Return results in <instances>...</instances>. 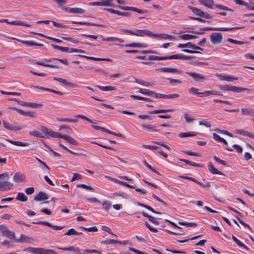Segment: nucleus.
Segmentation results:
<instances>
[{
	"mask_svg": "<svg viewBox=\"0 0 254 254\" xmlns=\"http://www.w3.org/2000/svg\"><path fill=\"white\" fill-rule=\"evenodd\" d=\"M240 27H235L231 28H215V27H204L200 29V31H190L191 33L194 34H203L206 31H232L240 29Z\"/></svg>",
	"mask_w": 254,
	"mask_h": 254,
	"instance_id": "1",
	"label": "nucleus"
},
{
	"mask_svg": "<svg viewBox=\"0 0 254 254\" xmlns=\"http://www.w3.org/2000/svg\"><path fill=\"white\" fill-rule=\"evenodd\" d=\"M192 57L190 56H184L183 55H173L166 57H150L149 59L152 60H165L171 59H180L185 60H190Z\"/></svg>",
	"mask_w": 254,
	"mask_h": 254,
	"instance_id": "2",
	"label": "nucleus"
},
{
	"mask_svg": "<svg viewBox=\"0 0 254 254\" xmlns=\"http://www.w3.org/2000/svg\"><path fill=\"white\" fill-rule=\"evenodd\" d=\"M52 60L59 61L61 63L64 64V59H54V58L50 59H45L44 61H42V62H36L35 60H34V63L36 64L42 65V66H46V67H50L57 68H59L60 67L59 65L57 64H50L46 63V62H51Z\"/></svg>",
	"mask_w": 254,
	"mask_h": 254,
	"instance_id": "3",
	"label": "nucleus"
},
{
	"mask_svg": "<svg viewBox=\"0 0 254 254\" xmlns=\"http://www.w3.org/2000/svg\"><path fill=\"white\" fill-rule=\"evenodd\" d=\"M187 8L192 11V12L196 15L202 17L206 19H211L212 18V16L207 12H203L200 9L194 7H192L191 6H188Z\"/></svg>",
	"mask_w": 254,
	"mask_h": 254,
	"instance_id": "4",
	"label": "nucleus"
},
{
	"mask_svg": "<svg viewBox=\"0 0 254 254\" xmlns=\"http://www.w3.org/2000/svg\"><path fill=\"white\" fill-rule=\"evenodd\" d=\"M113 0H102L100 1L92 2L89 3L90 6H104L115 7L112 3Z\"/></svg>",
	"mask_w": 254,
	"mask_h": 254,
	"instance_id": "5",
	"label": "nucleus"
},
{
	"mask_svg": "<svg viewBox=\"0 0 254 254\" xmlns=\"http://www.w3.org/2000/svg\"><path fill=\"white\" fill-rule=\"evenodd\" d=\"M42 131L43 133H45L46 136H47V135H48L53 137L64 138V135H62L58 132L54 131L53 130L46 127H43L42 128Z\"/></svg>",
	"mask_w": 254,
	"mask_h": 254,
	"instance_id": "6",
	"label": "nucleus"
},
{
	"mask_svg": "<svg viewBox=\"0 0 254 254\" xmlns=\"http://www.w3.org/2000/svg\"><path fill=\"white\" fill-rule=\"evenodd\" d=\"M210 38L212 43L217 44L222 42L223 37L220 33H213L210 35Z\"/></svg>",
	"mask_w": 254,
	"mask_h": 254,
	"instance_id": "7",
	"label": "nucleus"
},
{
	"mask_svg": "<svg viewBox=\"0 0 254 254\" xmlns=\"http://www.w3.org/2000/svg\"><path fill=\"white\" fill-rule=\"evenodd\" d=\"M11 100L17 102L19 104L23 106H27L32 108H38L40 106V105L37 103L26 102L21 100L17 99L16 98H13Z\"/></svg>",
	"mask_w": 254,
	"mask_h": 254,
	"instance_id": "8",
	"label": "nucleus"
},
{
	"mask_svg": "<svg viewBox=\"0 0 254 254\" xmlns=\"http://www.w3.org/2000/svg\"><path fill=\"white\" fill-rule=\"evenodd\" d=\"M23 251L35 254H42L45 253V249L41 248L28 247L24 249Z\"/></svg>",
	"mask_w": 254,
	"mask_h": 254,
	"instance_id": "9",
	"label": "nucleus"
},
{
	"mask_svg": "<svg viewBox=\"0 0 254 254\" xmlns=\"http://www.w3.org/2000/svg\"><path fill=\"white\" fill-rule=\"evenodd\" d=\"M133 35L137 36H143L144 35H147L150 37H152V32L148 30H139L136 29L134 31Z\"/></svg>",
	"mask_w": 254,
	"mask_h": 254,
	"instance_id": "10",
	"label": "nucleus"
},
{
	"mask_svg": "<svg viewBox=\"0 0 254 254\" xmlns=\"http://www.w3.org/2000/svg\"><path fill=\"white\" fill-rule=\"evenodd\" d=\"M2 124L5 128L12 131L20 130L24 128L23 126H15L5 121H3Z\"/></svg>",
	"mask_w": 254,
	"mask_h": 254,
	"instance_id": "11",
	"label": "nucleus"
},
{
	"mask_svg": "<svg viewBox=\"0 0 254 254\" xmlns=\"http://www.w3.org/2000/svg\"><path fill=\"white\" fill-rule=\"evenodd\" d=\"M32 223L45 225V226H48L49 227L52 228L53 229H54L55 230H62L64 228V227L53 225L51 223H50L48 222H47V221L33 222Z\"/></svg>",
	"mask_w": 254,
	"mask_h": 254,
	"instance_id": "12",
	"label": "nucleus"
},
{
	"mask_svg": "<svg viewBox=\"0 0 254 254\" xmlns=\"http://www.w3.org/2000/svg\"><path fill=\"white\" fill-rule=\"evenodd\" d=\"M156 70L162 72H170L172 73L181 74V71L173 67H162L158 68Z\"/></svg>",
	"mask_w": 254,
	"mask_h": 254,
	"instance_id": "13",
	"label": "nucleus"
},
{
	"mask_svg": "<svg viewBox=\"0 0 254 254\" xmlns=\"http://www.w3.org/2000/svg\"><path fill=\"white\" fill-rule=\"evenodd\" d=\"M186 73L192 77L193 79L197 82L202 81L206 79V78L204 76L197 73L191 72H186Z\"/></svg>",
	"mask_w": 254,
	"mask_h": 254,
	"instance_id": "14",
	"label": "nucleus"
},
{
	"mask_svg": "<svg viewBox=\"0 0 254 254\" xmlns=\"http://www.w3.org/2000/svg\"><path fill=\"white\" fill-rule=\"evenodd\" d=\"M235 132L238 134H240L247 137H249L250 138H254V133H251L250 132H249L243 129H237L235 131Z\"/></svg>",
	"mask_w": 254,
	"mask_h": 254,
	"instance_id": "15",
	"label": "nucleus"
},
{
	"mask_svg": "<svg viewBox=\"0 0 254 254\" xmlns=\"http://www.w3.org/2000/svg\"><path fill=\"white\" fill-rule=\"evenodd\" d=\"M64 10L72 13H83L85 12V10L80 8H70L64 7Z\"/></svg>",
	"mask_w": 254,
	"mask_h": 254,
	"instance_id": "16",
	"label": "nucleus"
},
{
	"mask_svg": "<svg viewBox=\"0 0 254 254\" xmlns=\"http://www.w3.org/2000/svg\"><path fill=\"white\" fill-rule=\"evenodd\" d=\"M48 199L47 194L43 191H40L34 198L36 201H43Z\"/></svg>",
	"mask_w": 254,
	"mask_h": 254,
	"instance_id": "17",
	"label": "nucleus"
},
{
	"mask_svg": "<svg viewBox=\"0 0 254 254\" xmlns=\"http://www.w3.org/2000/svg\"><path fill=\"white\" fill-rule=\"evenodd\" d=\"M152 37L153 38H160L163 39H170L172 40L174 39V37L171 35H168L167 34H154L152 33Z\"/></svg>",
	"mask_w": 254,
	"mask_h": 254,
	"instance_id": "18",
	"label": "nucleus"
},
{
	"mask_svg": "<svg viewBox=\"0 0 254 254\" xmlns=\"http://www.w3.org/2000/svg\"><path fill=\"white\" fill-rule=\"evenodd\" d=\"M241 114L244 116H251L254 117V110L250 108H241Z\"/></svg>",
	"mask_w": 254,
	"mask_h": 254,
	"instance_id": "19",
	"label": "nucleus"
},
{
	"mask_svg": "<svg viewBox=\"0 0 254 254\" xmlns=\"http://www.w3.org/2000/svg\"><path fill=\"white\" fill-rule=\"evenodd\" d=\"M198 2L208 8H213V5H214L213 0H198Z\"/></svg>",
	"mask_w": 254,
	"mask_h": 254,
	"instance_id": "20",
	"label": "nucleus"
},
{
	"mask_svg": "<svg viewBox=\"0 0 254 254\" xmlns=\"http://www.w3.org/2000/svg\"><path fill=\"white\" fill-rule=\"evenodd\" d=\"M141 214L144 217L147 218L148 220L152 223L155 225H158L159 224V222L157 218H155L154 217L148 215L147 213L143 211L141 212Z\"/></svg>",
	"mask_w": 254,
	"mask_h": 254,
	"instance_id": "21",
	"label": "nucleus"
},
{
	"mask_svg": "<svg viewBox=\"0 0 254 254\" xmlns=\"http://www.w3.org/2000/svg\"><path fill=\"white\" fill-rule=\"evenodd\" d=\"M126 47L129 48H146L147 45L145 43H131L129 44L125 45Z\"/></svg>",
	"mask_w": 254,
	"mask_h": 254,
	"instance_id": "22",
	"label": "nucleus"
},
{
	"mask_svg": "<svg viewBox=\"0 0 254 254\" xmlns=\"http://www.w3.org/2000/svg\"><path fill=\"white\" fill-rule=\"evenodd\" d=\"M19 42H20L21 43L25 44L26 46H39V47H42L43 46V44H39L35 43L33 41H25V40H17Z\"/></svg>",
	"mask_w": 254,
	"mask_h": 254,
	"instance_id": "23",
	"label": "nucleus"
},
{
	"mask_svg": "<svg viewBox=\"0 0 254 254\" xmlns=\"http://www.w3.org/2000/svg\"><path fill=\"white\" fill-rule=\"evenodd\" d=\"M208 168L209 171L213 174L223 175V174L216 169L211 162H209Z\"/></svg>",
	"mask_w": 254,
	"mask_h": 254,
	"instance_id": "24",
	"label": "nucleus"
},
{
	"mask_svg": "<svg viewBox=\"0 0 254 254\" xmlns=\"http://www.w3.org/2000/svg\"><path fill=\"white\" fill-rule=\"evenodd\" d=\"M232 239L233 241L241 248L245 249L247 251H249L250 249L246 246L245 244H244L242 242L239 240L235 236L232 235Z\"/></svg>",
	"mask_w": 254,
	"mask_h": 254,
	"instance_id": "25",
	"label": "nucleus"
},
{
	"mask_svg": "<svg viewBox=\"0 0 254 254\" xmlns=\"http://www.w3.org/2000/svg\"><path fill=\"white\" fill-rule=\"evenodd\" d=\"M174 111V109H160V110H155L152 111H149L148 113L149 114H161V113H166L167 112H172Z\"/></svg>",
	"mask_w": 254,
	"mask_h": 254,
	"instance_id": "26",
	"label": "nucleus"
},
{
	"mask_svg": "<svg viewBox=\"0 0 254 254\" xmlns=\"http://www.w3.org/2000/svg\"><path fill=\"white\" fill-rule=\"evenodd\" d=\"M142 129L149 131H159V130L155 128V126L150 125L142 124L141 126Z\"/></svg>",
	"mask_w": 254,
	"mask_h": 254,
	"instance_id": "27",
	"label": "nucleus"
},
{
	"mask_svg": "<svg viewBox=\"0 0 254 254\" xmlns=\"http://www.w3.org/2000/svg\"><path fill=\"white\" fill-rule=\"evenodd\" d=\"M231 88V91L236 93H240L245 91H250L251 90V89L249 88L239 87L234 86H232Z\"/></svg>",
	"mask_w": 254,
	"mask_h": 254,
	"instance_id": "28",
	"label": "nucleus"
},
{
	"mask_svg": "<svg viewBox=\"0 0 254 254\" xmlns=\"http://www.w3.org/2000/svg\"><path fill=\"white\" fill-rule=\"evenodd\" d=\"M29 134L37 137H46L45 133H43L42 131V132H40L37 130H32L29 132Z\"/></svg>",
	"mask_w": 254,
	"mask_h": 254,
	"instance_id": "29",
	"label": "nucleus"
},
{
	"mask_svg": "<svg viewBox=\"0 0 254 254\" xmlns=\"http://www.w3.org/2000/svg\"><path fill=\"white\" fill-rule=\"evenodd\" d=\"M6 140L12 144L18 146H26L28 145V143L27 142H23L19 141H13L8 139H6Z\"/></svg>",
	"mask_w": 254,
	"mask_h": 254,
	"instance_id": "30",
	"label": "nucleus"
},
{
	"mask_svg": "<svg viewBox=\"0 0 254 254\" xmlns=\"http://www.w3.org/2000/svg\"><path fill=\"white\" fill-rule=\"evenodd\" d=\"M64 140L66 141L67 142L69 143L72 145H78V143L75 139L67 135L64 134Z\"/></svg>",
	"mask_w": 254,
	"mask_h": 254,
	"instance_id": "31",
	"label": "nucleus"
},
{
	"mask_svg": "<svg viewBox=\"0 0 254 254\" xmlns=\"http://www.w3.org/2000/svg\"><path fill=\"white\" fill-rule=\"evenodd\" d=\"M31 33L35 35H40L41 36L45 37L46 38H47L48 39L51 40L54 42L58 43H61L62 42V41L60 39H56V38H53V37L48 36H45L41 33H36V32H31Z\"/></svg>",
	"mask_w": 254,
	"mask_h": 254,
	"instance_id": "32",
	"label": "nucleus"
},
{
	"mask_svg": "<svg viewBox=\"0 0 254 254\" xmlns=\"http://www.w3.org/2000/svg\"><path fill=\"white\" fill-rule=\"evenodd\" d=\"M82 234V232H78L76 231L73 228L70 229L65 233H64V235H67V236H76V235H80Z\"/></svg>",
	"mask_w": 254,
	"mask_h": 254,
	"instance_id": "33",
	"label": "nucleus"
},
{
	"mask_svg": "<svg viewBox=\"0 0 254 254\" xmlns=\"http://www.w3.org/2000/svg\"><path fill=\"white\" fill-rule=\"evenodd\" d=\"M24 178L25 177L23 174L16 173L14 175L13 180L16 183H20L23 181Z\"/></svg>",
	"mask_w": 254,
	"mask_h": 254,
	"instance_id": "34",
	"label": "nucleus"
},
{
	"mask_svg": "<svg viewBox=\"0 0 254 254\" xmlns=\"http://www.w3.org/2000/svg\"><path fill=\"white\" fill-rule=\"evenodd\" d=\"M15 199L18 201L25 202L27 200V197L23 192H18Z\"/></svg>",
	"mask_w": 254,
	"mask_h": 254,
	"instance_id": "35",
	"label": "nucleus"
},
{
	"mask_svg": "<svg viewBox=\"0 0 254 254\" xmlns=\"http://www.w3.org/2000/svg\"><path fill=\"white\" fill-rule=\"evenodd\" d=\"M95 87L98 88H99V89H100L102 91H113V90H116V87H113V86H100V85H96L95 86Z\"/></svg>",
	"mask_w": 254,
	"mask_h": 254,
	"instance_id": "36",
	"label": "nucleus"
},
{
	"mask_svg": "<svg viewBox=\"0 0 254 254\" xmlns=\"http://www.w3.org/2000/svg\"><path fill=\"white\" fill-rule=\"evenodd\" d=\"M196 133L194 132H180L178 136L180 138L195 136Z\"/></svg>",
	"mask_w": 254,
	"mask_h": 254,
	"instance_id": "37",
	"label": "nucleus"
},
{
	"mask_svg": "<svg viewBox=\"0 0 254 254\" xmlns=\"http://www.w3.org/2000/svg\"><path fill=\"white\" fill-rule=\"evenodd\" d=\"M64 251H71L77 253V254H81V252L79 249L77 247L71 246L69 247L64 248Z\"/></svg>",
	"mask_w": 254,
	"mask_h": 254,
	"instance_id": "38",
	"label": "nucleus"
},
{
	"mask_svg": "<svg viewBox=\"0 0 254 254\" xmlns=\"http://www.w3.org/2000/svg\"><path fill=\"white\" fill-rule=\"evenodd\" d=\"M2 234L3 236L8 237L10 239L14 238V233L10 231L8 229L3 230L2 232Z\"/></svg>",
	"mask_w": 254,
	"mask_h": 254,
	"instance_id": "39",
	"label": "nucleus"
},
{
	"mask_svg": "<svg viewBox=\"0 0 254 254\" xmlns=\"http://www.w3.org/2000/svg\"><path fill=\"white\" fill-rule=\"evenodd\" d=\"M180 37L182 39H183V40H190V39H195L197 37V36H196L195 35H190V34H183V35H181Z\"/></svg>",
	"mask_w": 254,
	"mask_h": 254,
	"instance_id": "40",
	"label": "nucleus"
},
{
	"mask_svg": "<svg viewBox=\"0 0 254 254\" xmlns=\"http://www.w3.org/2000/svg\"><path fill=\"white\" fill-rule=\"evenodd\" d=\"M91 253H96L98 254H101V251L96 250H84L82 251L81 254H91Z\"/></svg>",
	"mask_w": 254,
	"mask_h": 254,
	"instance_id": "41",
	"label": "nucleus"
},
{
	"mask_svg": "<svg viewBox=\"0 0 254 254\" xmlns=\"http://www.w3.org/2000/svg\"><path fill=\"white\" fill-rule=\"evenodd\" d=\"M138 205L141 206H142V207H143L144 208H146L147 209H148V210L154 213H155V214H160L161 213L159 212L155 211L151 206H150L149 205H146V204H143V203H138Z\"/></svg>",
	"mask_w": 254,
	"mask_h": 254,
	"instance_id": "42",
	"label": "nucleus"
},
{
	"mask_svg": "<svg viewBox=\"0 0 254 254\" xmlns=\"http://www.w3.org/2000/svg\"><path fill=\"white\" fill-rule=\"evenodd\" d=\"M3 185L2 190H9L13 187V184L8 181H3Z\"/></svg>",
	"mask_w": 254,
	"mask_h": 254,
	"instance_id": "43",
	"label": "nucleus"
},
{
	"mask_svg": "<svg viewBox=\"0 0 254 254\" xmlns=\"http://www.w3.org/2000/svg\"><path fill=\"white\" fill-rule=\"evenodd\" d=\"M215 7L217 8H219L220 9H221V10H227V11H234V10L232 9H231L226 6H224V5H222L221 4H214Z\"/></svg>",
	"mask_w": 254,
	"mask_h": 254,
	"instance_id": "44",
	"label": "nucleus"
},
{
	"mask_svg": "<svg viewBox=\"0 0 254 254\" xmlns=\"http://www.w3.org/2000/svg\"><path fill=\"white\" fill-rule=\"evenodd\" d=\"M204 93L205 94V96H208L209 95H220V96L223 95L220 92L216 91H214V90L206 91L204 92Z\"/></svg>",
	"mask_w": 254,
	"mask_h": 254,
	"instance_id": "45",
	"label": "nucleus"
},
{
	"mask_svg": "<svg viewBox=\"0 0 254 254\" xmlns=\"http://www.w3.org/2000/svg\"><path fill=\"white\" fill-rule=\"evenodd\" d=\"M179 177L181 178L184 179L190 180L196 183L198 185H201L200 182L197 181L196 179H195L193 178L184 176H179Z\"/></svg>",
	"mask_w": 254,
	"mask_h": 254,
	"instance_id": "46",
	"label": "nucleus"
},
{
	"mask_svg": "<svg viewBox=\"0 0 254 254\" xmlns=\"http://www.w3.org/2000/svg\"><path fill=\"white\" fill-rule=\"evenodd\" d=\"M180 225L185 226L186 227H194L196 226L197 225L195 223H190L186 222H179L178 223Z\"/></svg>",
	"mask_w": 254,
	"mask_h": 254,
	"instance_id": "47",
	"label": "nucleus"
},
{
	"mask_svg": "<svg viewBox=\"0 0 254 254\" xmlns=\"http://www.w3.org/2000/svg\"><path fill=\"white\" fill-rule=\"evenodd\" d=\"M29 239H30V238L29 237L26 235L22 234L19 239L17 241L21 243L27 242L28 240Z\"/></svg>",
	"mask_w": 254,
	"mask_h": 254,
	"instance_id": "48",
	"label": "nucleus"
},
{
	"mask_svg": "<svg viewBox=\"0 0 254 254\" xmlns=\"http://www.w3.org/2000/svg\"><path fill=\"white\" fill-rule=\"evenodd\" d=\"M0 93L4 95H15V96H20L21 95L20 93L15 92H5L4 91L0 90Z\"/></svg>",
	"mask_w": 254,
	"mask_h": 254,
	"instance_id": "49",
	"label": "nucleus"
},
{
	"mask_svg": "<svg viewBox=\"0 0 254 254\" xmlns=\"http://www.w3.org/2000/svg\"><path fill=\"white\" fill-rule=\"evenodd\" d=\"M64 86L69 88H73L77 87V85L74 83L69 82L66 80L64 79Z\"/></svg>",
	"mask_w": 254,
	"mask_h": 254,
	"instance_id": "50",
	"label": "nucleus"
},
{
	"mask_svg": "<svg viewBox=\"0 0 254 254\" xmlns=\"http://www.w3.org/2000/svg\"><path fill=\"white\" fill-rule=\"evenodd\" d=\"M106 40H107V42H109V41H118L120 43H123L124 42V40L121 39H119L118 38H116V37H108L107 38H106Z\"/></svg>",
	"mask_w": 254,
	"mask_h": 254,
	"instance_id": "51",
	"label": "nucleus"
},
{
	"mask_svg": "<svg viewBox=\"0 0 254 254\" xmlns=\"http://www.w3.org/2000/svg\"><path fill=\"white\" fill-rule=\"evenodd\" d=\"M91 143L92 144H97V145H98L101 147H102L104 148H106V149H110V150H114V149L111 146L105 145L102 144L101 143H98V142H96L95 141H92Z\"/></svg>",
	"mask_w": 254,
	"mask_h": 254,
	"instance_id": "52",
	"label": "nucleus"
},
{
	"mask_svg": "<svg viewBox=\"0 0 254 254\" xmlns=\"http://www.w3.org/2000/svg\"><path fill=\"white\" fill-rule=\"evenodd\" d=\"M76 187H78V188H83V189L90 190H94V189L92 187H91L90 186H87L85 184H79L77 185Z\"/></svg>",
	"mask_w": 254,
	"mask_h": 254,
	"instance_id": "53",
	"label": "nucleus"
},
{
	"mask_svg": "<svg viewBox=\"0 0 254 254\" xmlns=\"http://www.w3.org/2000/svg\"><path fill=\"white\" fill-rule=\"evenodd\" d=\"M144 225L150 231L154 233H156L158 232L157 229L151 227V225L148 222H145Z\"/></svg>",
	"mask_w": 254,
	"mask_h": 254,
	"instance_id": "54",
	"label": "nucleus"
},
{
	"mask_svg": "<svg viewBox=\"0 0 254 254\" xmlns=\"http://www.w3.org/2000/svg\"><path fill=\"white\" fill-rule=\"evenodd\" d=\"M191 46H192V43L190 42H189L187 44H178L177 47L179 48H191Z\"/></svg>",
	"mask_w": 254,
	"mask_h": 254,
	"instance_id": "55",
	"label": "nucleus"
},
{
	"mask_svg": "<svg viewBox=\"0 0 254 254\" xmlns=\"http://www.w3.org/2000/svg\"><path fill=\"white\" fill-rule=\"evenodd\" d=\"M81 228L88 232H97L98 231V229L96 226H93L89 228H85L83 227H81Z\"/></svg>",
	"mask_w": 254,
	"mask_h": 254,
	"instance_id": "56",
	"label": "nucleus"
},
{
	"mask_svg": "<svg viewBox=\"0 0 254 254\" xmlns=\"http://www.w3.org/2000/svg\"><path fill=\"white\" fill-rule=\"evenodd\" d=\"M213 158L218 163L222 164L225 166H227V163L225 161L220 159L217 156H213Z\"/></svg>",
	"mask_w": 254,
	"mask_h": 254,
	"instance_id": "57",
	"label": "nucleus"
},
{
	"mask_svg": "<svg viewBox=\"0 0 254 254\" xmlns=\"http://www.w3.org/2000/svg\"><path fill=\"white\" fill-rule=\"evenodd\" d=\"M227 41L229 42H231L233 44H238V45H242L245 44V42L242 41H239L236 40H234L231 38H228Z\"/></svg>",
	"mask_w": 254,
	"mask_h": 254,
	"instance_id": "58",
	"label": "nucleus"
},
{
	"mask_svg": "<svg viewBox=\"0 0 254 254\" xmlns=\"http://www.w3.org/2000/svg\"><path fill=\"white\" fill-rule=\"evenodd\" d=\"M75 117L79 118L85 120H86V121H88L89 123H92V124H95V122H93V121L91 120L88 118H87V117H85V116H84L83 115H78L76 116Z\"/></svg>",
	"mask_w": 254,
	"mask_h": 254,
	"instance_id": "59",
	"label": "nucleus"
},
{
	"mask_svg": "<svg viewBox=\"0 0 254 254\" xmlns=\"http://www.w3.org/2000/svg\"><path fill=\"white\" fill-rule=\"evenodd\" d=\"M179 97V95L176 93L165 95V99H173L178 98Z\"/></svg>",
	"mask_w": 254,
	"mask_h": 254,
	"instance_id": "60",
	"label": "nucleus"
},
{
	"mask_svg": "<svg viewBox=\"0 0 254 254\" xmlns=\"http://www.w3.org/2000/svg\"><path fill=\"white\" fill-rule=\"evenodd\" d=\"M231 86L232 85H220V89L224 90V91H231Z\"/></svg>",
	"mask_w": 254,
	"mask_h": 254,
	"instance_id": "61",
	"label": "nucleus"
},
{
	"mask_svg": "<svg viewBox=\"0 0 254 254\" xmlns=\"http://www.w3.org/2000/svg\"><path fill=\"white\" fill-rule=\"evenodd\" d=\"M198 89L194 87H191L189 89V93L199 95V94L198 93Z\"/></svg>",
	"mask_w": 254,
	"mask_h": 254,
	"instance_id": "62",
	"label": "nucleus"
},
{
	"mask_svg": "<svg viewBox=\"0 0 254 254\" xmlns=\"http://www.w3.org/2000/svg\"><path fill=\"white\" fill-rule=\"evenodd\" d=\"M111 203L107 201H104L102 204L103 208L106 210H108L109 209V208L111 207Z\"/></svg>",
	"mask_w": 254,
	"mask_h": 254,
	"instance_id": "63",
	"label": "nucleus"
},
{
	"mask_svg": "<svg viewBox=\"0 0 254 254\" xmlns=\"http://www.w3.org/2000/svg\"><path fill=\"white\" fill-rule=\"evenodd\" d=\"M184 118L186 122L188 123H192L194 120L193 118H190L189 115L187 113L184 114Z\"/></svg>",
	"mask_w": 254,
	"mask_h": 254,
	"instance_id": "64",
	"label": "nucleus"
}]
</instances>
